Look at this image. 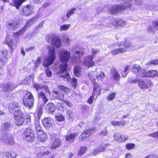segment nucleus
<instances>
[{"label": "nucleus", "mask_w": 158, "mask_h": 158, "mask_svg": "<svg viewBox=\"0 0 158 158\" xmlns=\"http://www.w3.org/2000/svg\"><path fill=\"white\" fill-rule=\"evenodd\" d=\"M111 47L114 49L111 52L113 55L125 52L133 48L131 43L127 40L115 43L112 45Z\"/></svg>", "instance_id": "1"}, {"label": "nucleus", "mask_w": 158, "mask_h": 158, "mask_svg": "<svg viewBox=\"0 0 158 158\" xmlns=\"http://www.w3.org/2000/svg\"><path fill=\"white\" fill-rule=\"evenodd\" d=\"M60 60L64 63L60 65V71L61 73H65L64 75L61 76V77H65L68 76L69 74L67 73V62L70 57V53L69 51L64 50L61 51L59 53Z\"/></svg>", "instance_id": "2"}, {"label": "nucleus", "mask_w": 158, "mask_h": 158, "mask_svg": "<svg viewBox=\"0 0 158 158\" xmlns=\"http://www.w3.org/2000/svg\"><path fill=\"white\" fill-rule=\"evenodd\" d=\"M118 2H121L122 4L112 6L109 10V11L111 14H115L118 11L129 8L132 5L131 0H118Z\"/></svg>", "instance_id": "3"}, {"label": "nucleus", "mask_w": 158, "mask_h": 158, "mask_svg": "<svg viewBox=\"0 0 158 158\" xmlns=\"http://www.w3.org/2000/svg\"><path fill=\"white\" fill-rule=\"evenodd\" d=\"M118 2H121L122 4L112 6L109 10V11L111 14H115L118 11L129 8L132 5L131 0H118Z\"/></svg>", "instance_id": "4"}, {"label": "nucleus", "mask_w": 158, "mask_h": 158, "mask_svg": "<svg viewBox=\"0 0 158 158\" xmlns=\"http://www.w3.org/2000/svg\"><path fill=\"white\" fill-rule=\"evenodd\" d=\"M2 127L5 131V134L2 139L4 140L6 143L12 144L14 142V139L12 137V135L9 133L10 130L12 127L10 123L5 122L3 124Z\"/></svg>", "instance_id": "5"}, {"label": "nucleus", "mask_w": 158, "mask_h": 158, "mask_svg": "<svg viewBox=\"0 0 158 158\" xmlns=\"http://www.w3.org/2000/svg\"><path fill=\"white\" fill-rule=\"evenodd\" d=\"M34 125L37 133L38 139L41 141H45L47 139V134L43 131L39 122L35 121Z\"/></svg>", "instance_id": "6"}, {"label": "nucleus", "mask_w": 158, "mask_h": 158, "mask_svg": "<svg viewBox=\"0 0 158 158\" xmlns=\"http://www.w3.org/2000/svg\"><path fill=\"white\" fill-rule=\"evenodd\" d=\"M55 48L51 47L48 51V56L46 59L44 64V65L45 67H48L52 64L55 60L56 58Z\"/></svg>", "instance_id": "7"}, {"label": "nucleus", "mask_w": 158, "mask_h": 158, "mask_svg": "<svg viewBox=\"0 0 158 158\" xmlns=\"http://www.w3.org/2000/svg\"><path fill=\"white\" fill-rule=\"evenodd\" d=\"M34 101V96L30 92L27 93L23 99V103L24 105L30 108L33 106Z\"/></svg>", "instance_id": "8"}, {"label": "nucleus", "mask_w": 158, "mask_h": 158, "mask_svg": "<svg viewBox=\"0 0 158 158\" xmlns=\"http://www.w3.org/2000/svg\"><path fill=\"white\" fill-rule=\"evenodd\" d=\"M48 41L52 45L57 48L62 45L61 40L59 37L53 34H51L48 36L47 38Z\"/></svg>", "instance_id": "9"}, {"label": "nucleus", "mask_w": 158, "mask_h": 158, "mask_svg": "<svg viewBox=\"0 0 158 158\" xmlns=\"http://www.w3.org/2000/svg\"><path fill=\"white\" fill-rule=\"evenodd\" d=\"M131 82L135 83H138L139 86L142 89H147L153 85V83L150 80L146 82L143 80L139 79L137 80H133Z\"/></svg>", "instance_id": "10"}, {"label": "nucleus", "mask_w": 158, "mask_h": 158, "mask_svg": "<svg viewBox=\"0 0 158 158\" xmlns=\"http://www.w3.org/2000/svg\"><path fill=\"white\" fill-rule=\"evenodd\" d=\"M15 123L16 125H22L24 121V115L20 110L16 111L14 113Z\"/></svg>", "instance_id": "11"}, {"label": "nucleus", "mask_w": 158, "mask_h": 158, "mask_svg": "<svg viewBox=\"0 0 158 158\" xmlns=\"http://www.w3.org/2000/svg\"><path fill=\"white\" fill-rule=\"evenodd\" d=\"M50 137L52 141L51 149H55L59 147L61 141L57 136V135L55 134H53L50 135Z\"/></svg>", "instance_id": "12"}, {"label": "nucleus", "mask_w": 158, "mask_h": 158, "mask_svg": "<svg viewBox=\"0 0 158 158\" xmlns=\"http://www.w3.org/2000/svg\"><path fill=\"white\" fill-rule=\"evenodd\" d=\"M2 59H0V75H1L3 72L2 68L4 66L5 64L7 62L8 57L7 51L6 50H3L1 51Z\"/></svg>", "instance_id": "13"}, {"label": "nucleus", "mask_w": 158, "mask_h": 158, "mask_svg": "<svg viewBox=\"0 0 158 158\" xmlns=\"http://www.w3.org/2000/svg\"><path fill=\"white\" fill-rule=\"evenodd\" d=\"M71 52L73 55L74 60L77 61L80 60V58L83 56V52L80 51L78 48L77 46L73 47L71 49Z\"/></svg>", "instance_id": "14"}, {"label": "nucleus", "mask_w": 158, "mask_h": 158, "mask_svg": "<svg viewBox=\"0 0 158 158\" xmlns=\"http://www.w3.org/2000/svg\"><path fill=\"white\" fill-rule=\"evenodd\" d=\"M17 86L14 84L11 83H8L4 84L1 85L0 90L2 91H12L15 89Z\"/></svg>", "instance_id": "15"}, {"label": "nucleus", "mask_w": 158, "mask_h": 158, "mask_svg": "<svg viewBox=\"0 0 158 158\" xmlns=\"http://www.w3.org/2000/svg\"><path fill=\"white\" fill-rule=\"evenodd\" d=\"M24 134L25 138L28 141L32 142L35 137L33 130L30 128L27 129Z\"/></svg>", "instance_id": "16"}, {"label": "nucleus", "mask_w": 158, "mask_h": 158, "mask_svg": "<svg viewBox=\"0 0 158 158\" xmlns=\"http://www.w3.org/2000/svg\"><path fill=\"white\" fill-rule=\"evenodd\" d=\"M97 130L96 127H94L85 130L79 136V139L81 140H83L86 138L89 137L92 134H94Z\"/></svg>", "instance_id": "17"}, {"label": "nucleus", "mask_w": 158, "mask_h": 158, "mask_svg": "<svg viewBox=\"0 0 158 158\" xmlns=\"http://www.w3.org/2000/svg\"><path fill=\"white\" fill-rule=\"evenodd\" d=\"M94 56L89 55L85 57L83 64L88 67H90L95 65V62L93 60Z\"/></svg>", "instance_id": "18"}, {"label": "nucleus", "mask_w": 158, "mask_h": 158, "mask_svg": "<svg viewBox=\"0 0 158 158\" xmlns=\"http://www.w3.org/2000/svg\"><path fill=\"white\" fill-rule=\"evenodd\" d=\"M5 43L8 45L11 51L15 48L17 46L16 41L12 39L9 36L6 37Z\"/></svg>", "instance_id": "19"}, {"label": "nucleus", "mask_w": 158, "mask_h": 158, "mask_svg": "<svg viewBox=\"0 0 158 158\" xmlns=\"http://www.w3.org/2000/svg\"><path fill=\"white\" fill-rule=\"evenodd\" d=\"M7 28L9 30L14 31L19 27L18 23L16 21H9L6 25Z\"/></svg>", "instance_id": "20"}, {"label": "nucleus", "mask_w": 158, "mask_h": 158, "mask_svg": "<svg viewBox=\"0 0 158 158\" xmlns=\"http://www.w3.org/2000/svg\"><path fill=\"white\" fill-rule=\"evenodd\" d=\"M22 11L23 15L27 16H29L34 12L32 7L29 5L24 6L22 9Z\"/></svg>", "instance_id": "21"}, {"label": "nucleus", "mask_w": 158, "mask_h": 158, "mask_svg": "<svg viewBox=\"0 0 158 158\" xmlns=\"http://www.w3.org/2000/svg\"><path fill=\"white\" fill-rule=\"evenodd\" d=\"M52 96L54 98L56 99L62 101L63 99L64 95V93L61 91L53 90Z\"/></svg>", "instance_id": "22"}, {"label": "nucleus", "mask_w": 158, "mask_h": 158, "mask_svg": "<svg viewBox=\"0 0 158 158\" xmlns=\"http://www.w3.org/2000/svg\"><path fill=\"white\" fill-rule=\"evenodd\" d=\"M53 120L50 117L45 118L42 121V123L45 127H51L53 123Z\"/></svg>", "instance_id": "23"}, {"label": "nucleus", "mask_w": 158, "mask_h": 158, "mask_svg": "<svg viewBox=\"0 0 158 158\" xmlns=\"http://www.w3.org/2000/svg\"><path fill=\"white\" fill-rule=\"evenodd\" d=\"M29 21H27V22L25 26L20 31H19L18 32L14 33L13 34V36L14 37L15 39L18 38L19 35L24 34L25 31L29 26Z\"/></svg>", "instance_id": "24"}, {"label": "nucleus", "mask_w": 158, "mask_h": 158, "mask_svg": "<svg viewBox=\"0 0 158 158\" xmlns=\"http://www.w3.org/2000/svg\"><path fill=\"white\" fill-rule=\"evenodd\" d=\"M120 74L115 69H112L111 73V79L113 80L118 81L119 80Z\"/></svg>", "instance_id": "25"}, {"label": "nucleus", "mask_w": 158, "mask_h": 158, "mask_svg": "<svg viewBox=\"0 0 158 158\" xmlns=\"http://www.w3.org/2000/svg\"><path fill=\"white\" fill-rule=\"evenodd\" d=\"M111 23L114 26H121L123 27L127 23L126 21H123L122 20H116L113 19L111 20Z\"/></svg>", "instance_id": "26"}, {"label": "nucleus", "mask_w": 158, "mask_h": 158, "mask_svg": "<svg viewBox=\"0 0 158 158\" xmlns=\"http://www.w3.org/2000/svg\"><path fill=\"white\" fill-rule=\"evenodd\" d=\"M146 77H158V72L156 70H152L146 72Z\"/></svg>", "instance_id": "27"}, {"label": "nucleus", "mask_w": 158, "mask_h": 158, "mask_svg": "<svg viewBox=\"0 0 158 158\" xmlns=\"http://www.w3.org/2000/svg\"><path fill=\"white\" fill-rule=\"evenodd\" d=\"M110 145L109 143H102L100 145V147L94 151V152L97 153L98 152H102L105 151L106 148H108V147Z\"/></svg>", "instance_id": "28"}, {"label": "nucleus", "mask_w": 158, "mask_h": 158, "mask_svg": "<svg viewBox=\"0 0 158 158\" xmlns=\"http://www.w3.org/2000/svg\"><path fill=\"white\" fill-rule=\"evenodd\" d=\"M56 107L54 104L52 103H48L45 106V109L47 111L48 113L53 112Z\"/></svg>", "instance_id": "29"}, {"label": "nucleus", "mask_w": 158, "mask_h": 158, "mask_svg": "<svg viewBox=\"0 0 158 158\" xmlns=\"http://www.w3.org/2000/svg\"><path fill=\"white\" fill-rule=\"evenodd\" d=\"M19 106L18 103L16 102H11L9 104L8 109L9 111L12 113L13 112L14 110Z\"/></svg>", "instance_id": "30"}, {"label": "nucleus", "mask_w": 158, "mask_h": 158, "mask_svg": "<svg viewBox=\"0 0 158 158\" xmlns=\"http://www.w3.org/2000/svg\"><path fill=\"white\" fill-rule=\"evenodd\" d=\"M92 83L93 86V95H95L97 94L100 95L101 90L99 89V88L98 89V84L95 82H94Z\"/></svg>", "instance_id": "31"}, {"label": "nucleus", "mask_w": 158, "mask_h": 158, "mask_svg": "<svg viewBox=\"0 0 158 158\" xmlns=\"http://www.w3.org/2000/svg\"><path fill=\"white\" fill-rule=\"evenodd\" d=\"M76 135L77 134L75 133H70L66 135L65 139L66 140L69 141L70 143L73 142Z\"/></svg>", "instance_id": "32"}, {"label": "nucleus", "mask_w": 158, "mask_h": 158, "mask_svg": "<svg viewBox=\"0 0 158 158\" xmlns=\"http://www.w3.org/2000/svg\"><path fill=\"white\" fill-rule=\"evenodd\" d=\"M136 75L140 77H146V72L145 70L140 68Z\"/></svg>", "instance_id": "33"}, {"label": "nucleus", "mask_w": 158, "mask_h": 158, "mask_svg": "<svg viewBox=\"0 0 158 158\" xmlns=\"http://www.w3.org/2000/svg\"><path fill=\"white\" fill-rule=\"evenodd\" d=\"M14 6L17 9H18L19 7L25 1L24 0H13Z\"/></svg>", "instance_id": "34"}, {"label": "nucleus", "mask_w": 158, "mask_h": 158, "mask_svg": "<svg viewBox=\"0 0 158 158\" xmlns=\"http://www.w3.org/2000/svg\"><path fill=\"white\" fill-rule=\"evenodd\" d=\"M81 71V68L78 66H75L74 72L75 75L77 77H79L80 76Z\"/></svg>", "instance_id": "35"}, {"label": "nucleus", "mask_w": 158, "mask_h": 158, "mask_svg": "<svg viewBox=\"0 0 158 158\" xmlns=\"http://www.w3.org/2000/svg\"><path fill=\"white\" fill-rule=\"evenodd\" d=\"M77 9L75 8H73L69 10L66 13V16L67 18H69L71 16L75 13Z\"/></svg>", "instance_id": "36"}, {"label": "nucleus", "mask_w": 158, "mask_h": 158, "mask_svg": "<svg viewBox=\"0 0 158 158\" xmlns=\"http://www.w3.org/2000/svg\"><path fill=\"white\" fill-rule=\"evenodd\" d=\"M38 96L39 98H42L45 104L48 101V99L46 98L45 94L43 92H41L38 94Z\"/></svg>", "instance_id": "37"}, {"label": "nucleus", "mask_w": 158, "mask_h": 158, "mask_svg": "<svg viewBox=\"0 0 158 158\" xmlns=\"http://www.w3.org/2000/svg\"><path fill=\"white\" fill-rule=\"evenodd\" d=\"M44 105L41 104L38 109L37 114L39 118L40 117L42 114L44 106Z\"/></svg>", "instance_id": "38"}, {"label": "nucleus", "mask_w": 158, "mask_h": 158, "mask_svg": "<svg viewBox=\"0 0 158 158\" xmlns=\"http://www.w3.org/2000/svg\"><path fill=\"white\" fill-rule=\"evenodd\" d=\"M132 71L135 74L138 73L139 69L140 68V66L138 64H134L132 66Z\"/></svg>", "instance_id": "39"}, {"label": "nucleus", "mask_w": 158, "mask_h": 158, "mask_svg": "<svg viewBox=\"0 0 158 158\" xmlns=\"http://www.w3.org/2000/svg\"><path fill=\"white\" fill-rule=\"evenodd\" d=\"M105 75L104 73L102 71H101L97 73L96 75V77L98 80H100L101 81L102 80V79L104 77Z\"/></svg>", "instance_id": "40"}, {"label": "nucleus", "mask_w": 158, "mask_h": 158, "mask_svg": "<svg viewBox=\"0 0 158 158\" xmlns=\"http://www.w3.org/2000/svg\"><path fill=\"white\" fill-rule=\"evenodd\" d=\"M116 96V94L114 92H112L108 95L107 97V99L109 101H111L113 100Z\"/></svg>", "instance_id": "41"}, {"label": "nucleus", "mask_w": 158, "mask_h": 158, "mask_svg": "<svg viewBox=\"0 0 158 158\" xmlns=\"http://www.w3.org/2000/svg\"><path fill=\"white\" fill-rule=\"evenodd\" d=\"M146 65H152L153 64L154 65L158 64V59L153 60L150 61L146 63Z\"/></svg>", "instance_id": "42"}, {"label": "nucleus", "mask_w": 158, "mask_h": 158, "mask_svg": "<svg viewBox=\"0 0 158 158\" xmlns=\"http://www.w3.org/2000/svg\"><path fill=\"white\" fill-rule=\"evenodd\" d=\"M58 88L64 92L65 93H67L69 92V89L67 87H65L63 85H59L58 86Z\"/></svg>", "instance_id": "43"}, {"label": "nucleus", "mask_w": 158, "mask_h": 158, "mask_svg": "<svg viewBox=\"0 0 158 158\" xmlns=\"http://www.w3.org/2000/svg\"><path fill=\"white\" fill-rule=\"evenodd\" d=\"M87 149V148L83 146L81 147L80 149L78 155L79 156H81L82 155L84 154L86 152Z\"/></svg>", "instance_id": "44"}, {"label": "nucleus", "mask_w": 158, "mask_h": 158, "mask_svg": "<svg viewBox=\"0 0 158 158\" xmlns=\"http://www.w3.org/2000/svg\"><path fill=\"white\" fill-rule=\"evenodd\" d=\"M33 87L35 88L37 91L42 89L43 88V86L42 85H41L40 84L35 83L33 84Z\"/></svg>", "instance_id": "45"}, {"label": "nucleus", "mask_w": 158, "mask_h": 158, "mask_svg": "<svg viewBox=\"0 0 158 158\" xmlns=\"http://www.w3.org/2000/svg\"><path fill=\"white\" fill-rule=\"evenodd\" d=\"M55 118L56 120L59 122L63 121L64 119V116L61 114H56Z\"/></svg>", "instance_id": "46"}, {"label": "nucleus", "mask_w": 158, "mask_h": 158, "mask_svg": "<svg viewBox=\"0 0 158 158\" xmlns=\"http://www.w3.org/2000/svg\"><path fill=\"white\" fill-rule=\"evenodd\" d=\"M51 2L50 0H46L43 3L42 6V7L44 8H46L49 6L51 4Z\"/></svg>", "instance_id": "47"}, {"label": "nucleus", "mask_w": 158, "mask_h": 158, "mask_svg": "<svg viewBox=\"0 0 158 158\" xmlns=\"http://www.w3.org/2000/svg\"><path fill=\"white\" fill-rule=\"evenodd\" d=\"M70 26V24L63 25L60 27V30L61 31L67 30L69 29Z\"/></svg>", "instance_id": "48"}, {"label": "nucleus", "mask_w": 158, "mask_h": 158, "mask_svg": "<svg viewBox=\"0 0 158 158\" xmlns=\"http://www.w3.org/2000/svg\"><path fill=\"white\" fill-rule=\"evenodd\" d=\"M135 147V144L133 143H128L126 144V147L127 149L131 150L133 149Z\"/></svg>", "instance_id": "49"}, {"label": "nucleus", "mask_w": 158, "mask_h": 158, "mask_svg": "<svg viewBox=\"0 0 158 158\" xmlns=\"http://www.w3.org/2000/svg\"><path fill=\"white\" fill-rule=\"evenodd\" d=\"M128 137L127 135H122L120 136V138H118V141H124L125 140L127 139Z\"/></svg>", "instance_id": "50"}, {"label": "nucleus", "mask_w": 158, "mask_h": 158, "mask_svg": "<svg viewBox=\"0 0 158 158\" xmlns=\"http://www.w3.org/2000/svg\"><path fill=\"white\" fill-rule=\"evenodd\" d=\"M148 135L152 137L156 138L158 139V131L150 134Z\"/></svg>", "instance_id": "51"}, {"label": "nucleus", "mask_w": 158, "mask_h": 158, "mask_svg": "<svg viewBox=\"0 0 158 158\" xmlns=\"http://www.w3.org/2000/svg\"><path fill=\"white\" fill-rule=\"evenodd\" d=\"M124 69V71L123 72L122 74L123 77H125L128 73L127 71H128V67L127 66L125 67Z\"/></svg>", "instance_id": "52"}, {"label": "nucleus", "mask_w": 158, "mask_h": 158, "mask_svg": "<svg viewBox=\"0 0 158 158\" xmlns=\"http://www.w3.org/2000/svg\"><path fill=\"white\" fill-rule=\"evenodd\" d=\"M94 95L93 94L88 100V102L90 105H91L93 103Z\"/></svg>", "instance_id": "53"}, {"label": "nucleus", "mask_w": 158, "mask_h": 158, "mask_svg": "<svg viewBox=\"0 0 158 158\" xmlns=\"http://www.w3.org/2000/svg\"><path fill=\"white\" fill-rule=\"evenodd\" d=\"M135 4L137 5H142L143 3L142 0H135Z\"/></svg>", "instance_id": "54"}, {"label": "nucleus", "mask_w": 158, "mask_h": 158, "mask_svg": "<svg viewBox=\"0 0 158 158\" xmlns=\"http://www.w3.org/2000/svg\"><path fill=\"white\" fill-rule=\"evenodd\" d=\"M153 27L157 30H158V20L155 21L152 23Z\"/></svg>", "instance_id": "55"}, {"label": "nucleus", "mask_w": 158, "mask_h": 158, "mask_svg": "<svg viewBox=\"0 0 158 158\" xmlns=\"http://www.w3.org/2000/svg\"><path fill=\"white\" fill-rule=\"evenodd\" d=\"M46 73L47 76L49 77L52 76V73L50 70L49 69H47L46 70Z\"/></svg>", "instance_id": "56"}, {"label": "nucleus", "mask_w": 158, "mask_h": 158, "mask_svg": "<svg viewBox=\"0 0 158 158\" xmlns=\"http://www.w3.org/2000/svg\"><path fill=\"white\" fill-rule=\"evenodd\" d=\"M2 156H3V158H10V153H8L2 154Z\"/></svg>", "instance_id": "57"}, {"label": "nucleus", "mask_w": 158, "mask_h": 158, "mask_svg": "<svg viewBox=\"0 0 158 158\" xmlns=\"http://www.w3.org/2000/svg\"><path fill=\"white\" fill-rule=\"evenodd\" d=\"M67 115L70 118H73L74 116V113L70 111H68L67 112Z\"/></svg>", "instance_id": "58"}, {"label": "nucleus", "mask_w": 158, "mask_h": 158, "mask_svg": "<svg viewBox=\"0 0 158 158\" xmlns=\"http://www.w3.org/2000/svg\"><path fill=\"white\" fill-rule=\"evenodd\" d=\"M99 52V51L98 50L94 49H92V56H93Z\"/></svg>", "instance_id": "59"}, {"label": "nucleus", "mask_w": 158, "mask_h": 158, "mask_svg": "<svg viewBox=\"0 0 158 158\" xmlns=\"http://www.w3.org/2000/svg\"><path fill=\"white\" fill-rule=\"evenodd\" d=\"M44 0H32V2L35 4H40L43 2Z\"/></svg>", "instance_id": "60"}, {"label": "nucleus", "mask_w": 158, "mask_h": 158, "mask_svg": "<svg viewBox=\"0 0 158 158\" xmlns=\"http://www.w3.org/2000/svg\"><path fill=\"white\" fill-rule=\"evenodd\" d=\"M63 41L67 44H69L70 43V40L68 37H64L63 39Z\"/></svg>", "instance_id": "61"}, {"label": "nucleus", "mask_w": 158, "mask_h": 158, "mask_svg": "<svg viewBox=\"0 0 158 158\" xmlns=\"http://www.w3.org/2000/svg\"><path fill=\"white\" fill-rule=\"evenodd\" d=\"M146 6L147 9L150 10H152L154 8V6L152 5L147 4Z\"/></svg>", "instance_id": "62"}, {"label": "nucleus", "mask_w": 158, "mask_h": 158, "mask_svg": "<svg viewBox=\"0 0 158 158\" xmlns=\"http://www.w3.org/2000/svg\"><path fill=\"white\" fill-rule=\"evenodd\" d=\"M64 102L65 104L69 107H71L73 106V104L70 102L65 101H64Z\"/></svg>", "instance_id": "63"}, {"label": "nucleus", "mask_w": 158, "mask_h": 158, "mask_svg": "<svg viewBox=\"0 0 158 158\" xmlns=\"http://www.w3.org/2000/svg\"><path fill=\"white\" fill-rule=\"evenodd\" d=\"M144 158H156V156L155 155H151L145 157Z\"/></svg>", "instance_id": "64"}]
</instances>
